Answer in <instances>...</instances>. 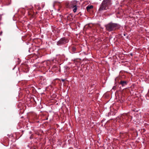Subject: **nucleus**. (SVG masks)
<instances>
[{"label": "nucleus", "instance_id": "1", "mask_svg": "<svg viewBox=\"0 0 149 149\" xmlns=\"http://www.w3.org/2000/svg\"><path fill=\"white\" fill-rule=\"evenodd\" d=\"M107 31L110 32L119 29L120 26L118 24L110 22L105 26Z\"/></svg>", "mask_w": 149, "mask_h": 149}, {"label": "nucleus", "instance_id": "2", "mask_svg": "<svg viewBox=\"0 0 149 149\" xmlns=\"http://www.w3.org/2000/svg\"><path fill=\"white\" fill-rule=\"evenodd\" d=\"M111 4V0H104L100 5L98 10L99 12H101L103 10H107L109 9V6Z\"/></svg>", "mask_w": 149, "mask_h": 149}, {"label": "nucleus", "instance_id": "3", "mask_svg": "<svg viewBox=\"0 0 149 149\" xmlns=\"http://www.w3.org/2000/svg\"><path fill=\"white\" fill-rule=\"evenodd\" d=\"M78 1L73 0L69 3H66V6L68 8H72L74 13L76 12L77 9Z\"/></svg>", "mask_w": 149, "mask_h": 149}, {"label": "nucleus", "instance_id": "4", "mask_svg": "<svg viewBox=\"0 0 149 149\" xmlns=\"http://www.w3.org/2000/svg\"><path fill=\"white\" fill-rule=\"evenodd\" d=\"M68 40L67 38H62L57 42V45L58 46L61 45L68 43Z\"/></svg>", "mask_w": 149, "mask_h": 149}, {"label": "nucleus", "instance_id": "5", "mask_svg": "<svg viewBox=\"0 0 149 149\" xmlns=\"http://www.w3.org/2000/svg\"><path fill=\"white\" fill-rule=\"evenodd\" d=\"M33 7H31V8H27L26 7V8L27 10L28 9H31L30 11L28 12L29 15H31L32 17H35V15L37 14L38 12H36L35 13L34 12L33 10H32V8H33Z\"/></svg>", "mask_w": 149, "mask_h": 149}, {"label": "nucleus", "instance_id": "6", "mask_svg": "<svg viewBox=\"0 0 149 149\" xmlns=\"http://www.w3.org/2000/svg\"><path fill=\"white\" fill-rule=\"evenodd\" d=\"M127 82L126 81H121L119 83V84L121 85L122 86H125L127 84Z\"/></svg>", "mask_w": 149, "mask_h": 149}, {"label": "nucleus", "instance_id": "7", "mask_svg": "<svg viewBox=\"0 0 149 149\" xmlns=\"http://www.w3.org/2000/svg\"><path fill=\"white\" fill-rule=\"evenodd\" d=\"M67 18L68 20L72 21L73 19V15L71 14H69L67 16Z\"/></svg>", "mask_w": 149, "mask_h": 149}, {"label": "nucleus", "instance_id": "8", "mask_svg": "<svg viewBox=\"0 0 149 149\" xmlns=\"http://www.w3.org/2000/svg\"><path fill=\"white\" fill-rule=\"evenodd\" d=\"M93 8V6L92 5H88L86 7V9L88 11H89L91 9Z\"/></svg>", "mask_w": 149, "mask_h": 149}, {"label": "nucleus", "instance_id": "9", "mask_svg": "<svg viewBox=\"0 0 149 149\" xmlns=\"http://www.w3.org/2000/svg\"><path fill=\"white\" fill-rule=\"evenodd\" d=\"M35 8L36 9L38 10H40L41 9V8L39 5H35Z\"/></svg>", "mask_w": 149, "mask_h": 149}, {"label": "nucleus", "instance_id": "10", "mask_svg": "<svg viewBox=\"0 0 149 149\" xmlns=\"http://www.w3.org/2000/svg\"><path fill=\"white\" fill-rule=\"evenodd\" d=\"M76 48L74 47H72V50L73 53H74L76 51Z\"/></svg>", "mask_w": 149, "mask_h": 149}, {"label": "nucleus", "instance_id": "11", "mask_svg": "<svg viewBox=\"0 0 149 149\" xmlns=\"http://www.w3.org/2000/svg\"><path fill=\"white\" fill-rule=\"evenodd\" d=\"M57 3V2H54V6L55 5H56V3Z\"/></svg>", "mask_w": 149, "mask_h": 149}, {"label": "nucleus", "instance_id": "12", "mask_svg": "<svg viewBox=\"0 0 149 149\" xmlns=\"http://www.w3.org/2000/svg\"><path fill=\"white\" fill-rule=\"evenodd\" d=\"M23 67H24H24H27V65L26 64H24L23 65Z\"/></svg>", "mask_w": 149, "mask_h": 149}, {"label": "nucleus", "instance_id": "13", "mask_svg": "<svg viewBox=\"0 0 149 149\" xmlns=\"http://www.w3.org/2000/svg\"><path fill=\"white\" fill-rule=\"evenodd\" d=\"M2 32H0V35H1L2 34Z\"/></svg>", "mask_w": 149, "mask_h": 149}, {"label": "nucleus", "instance_id": "14", "mask_svg": "<svg viewBox=\"0 0 149 149\" xmlns=\"http://www.w3.org/2000/svg\"><path fill=\"white\" fill-rule=\"evenodd\" d=\"M44 5L43 4H42V8H43L44 7Z\"/></svg>", "mask_w": 149, "mask_h": 149}, {"label": "nucleus", "instance_id": "15", "mask_svg": "<svg viewBox=\"0 0 149 149\" xmlns=\"http://www.w3.org/2000/svg\"><path fill=\"white\" fill-rule=\"evenodd\" d=\"M62 81H65V80L64 79H62Z\"/></svg>", "mask_w": 149, "mask_h": 149}, {"label": "nucleus", "instance_id": "16", "mask_svg": "<svg viewBox=\"0 0 149 149\" xmlns=\"http://www.w3.org/2000/svg\"><path fill=\"white\" fill-rule=\"evenodd\" d=\"M1 40V38H0V41Z\"/></svg>", "mask_w": 149, "mask_h": 149}, {"label": "nucleus", "instance_id": "17", "mask_svg": "<svg viewBox=\"0 0 149 149\" xmlns=\"http://www.w3.org/2000/svg\"><path fill=\"white\" fill-rule=\"evenodd\" d=\"M36 149V148H34V149Z\"/></svg>", "mask_w": 149, "mask_h": 149}]
</instances>
